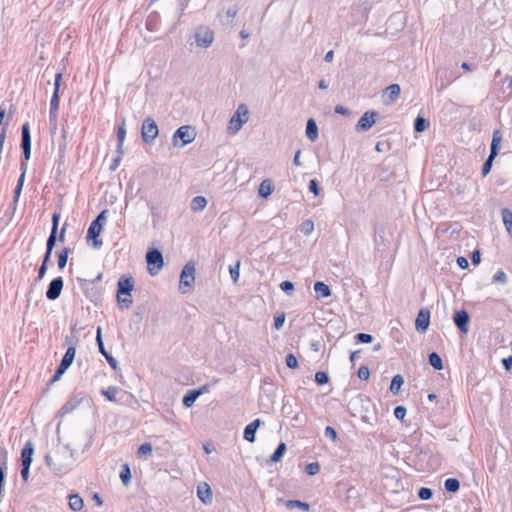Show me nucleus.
<instances>
[{"label": "nucleus", "instance_id": "20e7f679", "mask_svg": "<svg viewBox=\"0 0 512 512\" xmlns=\"http://www.w3.org/2000/svg\"><path fill=\"white\" fill-rule=\"evenodd\" d=\"M196 133L191 126L183 125L179 127L173 135L174 146L183 147L194 141Z\"/></svg>", "mask_w": 512, "mask_h": 512}, {"label": "nucleus", "instance_id": "a18cd8bd", "mask_svg": "<svg viewBox=\"0 0 512 512\" xmlns=\"http://www.w3.org/2000/svg\"><path fill=\"white\" fill-rule=\"evenodd\" d=\"M229 272L231 279L236 283L240 276V262H237L234 266H230Z\"/></svg>", "mask_w": 512, "mask_h": 512}, {"label": "nucleus", "instance_id": "6e6d98bb", "mask_svg": "<svg viewBox=\"0 0 512 512\" xmlns=\"http://www.w3.org/2000/svg\"><path fill=\"white\" fill-rule=\"evenodd\" d=\"M356 340L361 343H371L373 341V337L370 334L366 333H358L355 336Z\"/></svg>", "mask_w": 512, "mask_h": 512}, {"label": "nucleus", "instance_id": "8fccbe9b", "mask_svg": "<svg viewBox=\"0 0 512 512\" xmlns=\"http://www.w3.org/2000/svg\"><path fill=\"white\" fill-rule=\"evenodd\" d=\"M137 454L139 456L142 455H151L152 454V446L150 443H144L139 446Z\"/></svg>", "mask_w": 512, "mask_h": 512}, {"label": "nucleus", "instance_id": "79ce46f5", "mask_svg": "<svg viewBox=\"0 0 512 512\" xmlns=\"http://www.w3.org/2000/svg\"><path fill=\"white\" fill-rule=\"evenodd\" d=\"M300 230L302 233H304L306 236L310 235L314 231V223L312 220L307 219L302 222L300 226Z\"/></svg>", "mask_w": 512, "mask_h": 512}, {"label": "nucleus", "instance_id": "6e6552de", "mask_svg": "<svg viewBox=\"0 0 512 512\" xmlns=\"http://www.w3.org/2000/svg\"><path fill=\"white\" fill-rule=\"evenodd\" d=\"M378 113L375 111L365 112L356 124V130L359 132L368 131L376 122Z\"/></svg>", "mask_w": 512, "mask_h": 512}, {"label": "nucleus", "instance_id": "f03ea898", "mask_svg": "<svg viewBox=\"0 0 512 512\" xmlns=\"http://www.w3.org/2000/svg\"><path fill=\"white\" fill-rule=\"evenodd\" d=\"M249 120V110L245 104H240L228 124V132L236 134L241 130L243 125Z\"/></svg>", "mask_w": 512, "mask_h": 512}, {"label": "nucleus", "instance_id": "49530a36", "mask_svg": "<svg viewBox=\"0 0 512 512\" xmlns=\"http://www.w3.org/2000/svg\"><path fill=\"white\" fill-rule=\"evenodd\" d=\"M432 496H433V492L430 488L422 487L418 491V497L421 500H429L432 498Z\"/></svg>", "mask_w": 512, "mask_h": 512}, {"label": "nucleus", "instance_id": "5701e85b", "mask_svg": "<svg viewBox=\"0 0 512 512\" xmlns=\"http://www.w3.org/2000/svg\"><path fill=\"white\" fill-rule=\"evenodd\" d=\"M33 452H34V448H33L32 443H30V442L26 443L21 452L22 465H31Z\"/></svg>", "mask_w": 512, "mask_h": 512}, {"label": "nucleus", "instance_id": "de8ad7c7", "mask_svg": "<svg viewBox=\"0 0 512 512\" xmlns=\"http://www.w3.org/2000/svg\"><path fill=\"white\" fill-rule=\"evenodd\" d=\"M315 381L318 385H324L328 383L329 377L325 372L318 371L315 374Z\"/></svg>", "mask_w": 512, "mask_h": 512}, {"label": "nucleus", "instance_id": "72a5a7b5", "mask_svg": "<svg viewBox=\"0 0 512 512\" xmlns=\"http://www.w3.org/2000/svg\"><path fill=\"white\" fill-rule=\"evenodd\" d=\"M286 507L289 508V509H293V508H299L303 511H309L310 510V505L306 502H302L300 500H288L286 502Z\"/></svg>", "mask_w": 512, "mask_h": 512}, {"label": "nucleus", "instance_id": "f3484780", "mask_svg": "<svg viewBox=\"0 0 512 512\" xmlns=\"http://www.w3.org/2000/svg\"><path fill=\"white\" fill-rule=\"evenodd\" d=\"M260 419H255L250 424H248L244 429V439L248 442L253 443L256 439L255 434L258 427L261 425Z\"/></svg>", "mask_w": 512, "mask_h": 512}, {"label": "nucleus", "instance_id": "f257e3e1", "mask_svg": "<svg viewBox=\"0 0 512 512\" xmlns=\"http://www.w3.org/2000/svg\"><path fill=\"white\" fill-rule=\"evenodd\" d=\"M47 466L57 474H65L70 470L71 455L65 448L57 449L45 456Z\"/></svg>", "mask_w": 512, "mask_h": 512}, {"label": "nucleus", "instance_id": "1a4fd4ad", "mask_svg": "<svg viewBox=\"0 0 512 512\" xmlns=\"http://www.w3.org/2000/svg\"><path fill=\"white\" fill-rule=\"evenodd\" d=\"M63 286L64 281L62 277L54 278L48 286V289L46 291V297L49 300H56L60 296Z\"/></svg>", "mask_w": 512, "mask_h": 512}, {"label": "nucleus", "instance_id": "7ed1b4c3", "mask_svg": "<svg viewBox=\"0 0 512 512\" xmlns=\"http://www.w3.org/2000/svg\"><path fill=\"white\" fill-rule=\"evenodd\" d=\"M195 272V264L192 261L187 262L183 267L179 281V291L182 294L187 293L192 288L195 282Z\"/></svg>", "mask_w": 512, "mask_h": 512}, {"label": "nucleus", "instance_id": "4d7b16f0", "mask_svg": "<svg viewBox=\"0 0 512 512\" xmlns=\"http://www.w3.org/2000/svg\"><path fill=\"white\" fill-rule=\"evenodd\" d=\"M406 408L404 406H397L395 409H394V416L396 419L398 420H403L404 417L406 416Z\"/></svg>", "mask_w": 512, "mask_h": 512}, {"label": "nucleus", "instance_id": "412c9836", "mask_svg": "<svg viewBox=\"0 0 512 512\" xmlns=\"http://www.w3.org/2000/svg\"><path fill=\"white\" fill-rule=\"evenodd\" d=\"M197 496L204 503L209 504L212 502V491L207 483H203L197 487Z\"/></svg>", "mask_w": 512, "mask_h": 512}, {"label": "nucleus", "instance_id": "338daca9", "mask_svg": "<svg viewBox=\"0 0 512 512\" xmlns=\"http://www.w3.org/2000/svg\"><path fill=\"white\" fill-rule=\"evenodd\" d=\"M29 470H30V465H22V469H21V477L22 479L27 482L28 481V478H29Z\"/></svg>", "mask_w": 512, "mask_h": 512}, {"label": "nucleus", "instance_id": "c03bdc74", "mask_svg": "<svg viewBox=\"0 0 512 512\" xmlns=\"http://www.w3.org/2000/svg\"><path fill=\"white\" fill-rule=\"evenodd\" d=\"M305 471L308 475H316L320 471V464L318 462H312L306 465Z\"/></svg>", "mask_w": 512, "mask_h": 512}, {"label": "nucleus", "instance_id": "a211bd4d", "mask_svg": "<svg viewBox=\"0 0 512 512\" xmlns=\"http://www.w3.org/2000/svg\"><path fill=\"white\" fill-rule=\"evenodd\" d=\"M58 108H59V93H57V91H54L51 101H50V111H49L50 122L54 123V126L52 129H56V119H57Z\"/></svg>", "mask_w": 512, "mask_h": 512}, {"label": "nucleus", "instance_id": "2f4dec72", "mask_svg": "<svg viewBox=\"0 0 512 512\" xmlns=\"http://www.w3.org/2000/svg\"><path fill=\"white\" fill-rule=\"evenodd\" d=\"M502 220L507 232L512 235V211L507 208L503 209Z\"/></svg>", "mask_w": 512, "mask_h": 512}, {"label": "nucleus", "instance_id": "aec40b11", "mask_svg": "<svg viewBox=\"0 0 512 512\" xmlns=\"http://www.w3.org/2000/svg\"><path fill=\"white\" fill-rule=\"evenodd\" d=\"M205 391L206 386H203L202 388L197 390L188 391V393L183 397V405L187 408L191 407L198 399V397L202 395Z\"/></svg>", "mask_w": 512, "mask_h": 512}, {"label": "nucleus", "instance_id": "4be33fe9", "mask_svg": "<svg viewBox=\"0 0 512 512\" xmlns=\"http://www.w3.org/2000/svg\"><path fill=\"white\" fill-rule=\"evenodd\" d=\"M274 186L270 179H264L258 188V194L262 198L269 197L273 192Z\"/></svg>", "mask_w": 512, "mask_h": 512}, {"label": "nucleus", "instance_id": "39448f33", "mask_svg": "<svg viewBox=\"0 0 512 512\" xmlns=\"http://www.w3.org/2000/svg\"><path fill=\"white\" fill-rule=\"evenodd\" d=\"M146 262L149 274L155 276L164 265L163 255L158 249H151L146 254Z\"/></svg>", "mask_w": 512, "mask_h": 512}, {"label": "nucleus", "instance_id": "052dcab7", "mask_svg": "<svg viewBox=\"0 0 512 512\" xmlns=\"http://www.w3.org/2000/svg\"><path fill=\"white\" fill-rule=\"evenodd\" d=\"M284 321H285V316L284 314H281V315H278V316H275L274 317V327L279 330L283 327V324H284Z\"/></svg>", "mask_w": 512, "mask_h": 512}, {"label": "nucleus", "instance_id": "9b49d317", "mask_svg": "<svg viewBox=\"0 0 512 512\" xmlns=\"http://www.w3.org/2000/svg\"><path fill=\"white\" fill-rule=\"evenodd\" d=\"M213 32L209 29H200L195 34V40L200 47H209L213 42Z\"/></svg>", "mask_w": 512, "mask_h": 512}, {"label": "nucleus", "instance_id": "a19ab883", "mask_svg": "<svg viewBox=\"0 0 512 512\" xmlns=\"http://www.w3.org/2000/svg\"><path fill=\"white\" fill-rule=\"evenodd\" d=\"M497 155H492V153L489 154L488 158L486 159V161L484 162L483 164V167H482V176L485 177L486 175L489 174V172L491 171V168H492V164H493V160L495 159Z\"/></svg>", "mask_w": 512, "mask_h": 512}, {"label": "nucleus", "instance_id": "864d4df0", "mask_svg": "<svg viewBox=\"0 0 512 512\" xmlns=\"http://www.w3.org/2000/svg\"><path fill=\"white\" fill-rule=\"evenodd\" d=\"M280 288L286 294L291 295L293 290H294V284L292 282H290V281H283L280 284Z\"/></svg>", "mask_w": 512, "mask_h": 512}, {"label": "nucleus", "instance_id": "2eb2a0df", "mask_svg": "<svg viewBox=\"0 0 512 512\" xmlns=\"http://www.w3.org/2000/svg\"><path fill=\"white\" fill-rule=\"evenodd\" d=\"M453 320L462 333L468 332L469 315L465 310L457 311L454 314Z\"/></svg>", "mask_w": 512, "mask_h": 512}, {"label": "nucleus", "instance_id": "3c124183", "mask_svg": "<svg viewBox=\"0 0 512 512\" xmlns=\"http://www.w3.org/2000/svg\"><path fill=\"white\" fill-rule=\"evenodd\" d=\"M125 137H126V128H125V120H123L122 124L118 127V130H117L118 142L124 143Z\"/></svg>", "mask_w": 512, "mask_h": 512}, {"label": "nucleus", "instance_id": "cd10ccee", "mask_svg": "<svg viewBox=\"0 0 512 512\" xmlns=\"http://www.w3.org/2000/svg\"><path fill=\"white\" fill-rule=\"evenodd\" d=\"M400 86L398 84H391L384 90V95L387 96L389 102L396 100L400 94Z\"/></svg>", "mask_w": 512, "mask_h": 512}, {"label": "nucleus", "instance_id": "bf43d9fd", "mask_svg": "<svg viewBox=\"0 0 512 512\" xmlns=\"http://www.w3.org/2000/svg\"><path fill=\"white\" fill-rule=\"evenodd\" d=\"M107 214H108V210H103V211L100 212V214L93 221L100 223L101 224V228H103V226L105 225V223L107 221Z\"/></svg>", "mask_w": 512, "mask_h": 512}, {"label": "nucleus", "instance_id": "0eeeda50", "mask_svg": "<svg viewBox=\"0 0 512 512\" xmlns=\"http://www.w3.org/2000/svg\"><path fill=\"white\" fill-rule=\"evenodd\" d=\"M59 218H60L59 214H57V213L53 214L52 229H51V233H50V235L47 239V243H46V253H45L46 260H50L52 250L56 244Z\"/></svg>", "mask_w": 512, "mask_h": 512}, {"label": "nucleus", "instance_id": "bb28decb", "mask_svg": "<svg viewBox=\"0 0 512 512\" xmlns=\"http://www.w3.org/2000/svg\"><path fill=\"white\" fill-rule=\"evenodd\" d=\"M306 136L309 140L315 141L318 138V127L313 119H309L306 125Z\"/></svg>", "mask_w": 512, "mask_h": 512}, {"label": "nucleus", "instance_id": "0e129e2a", "mask_svg": "<svg viewBox=\"0 0 512 512\" xmlns=\"http://www.w3.org/2000/svg\"><path fill=\"white\" fill-rule=\"evenodd\" d=\"M309 190L314 195H318L319 194V186H318L317 180H315V179L310 180V182H309Z\"/></svg>", "mask_w": 512, "mask_h": 512}, {"label": "nucleus", "instance_id": "b1692460", "mask_svg": "<svg viewBox=\"0 0 512 512\" xmlns=\"http://www.w3.org/2000/svg\"><path fill=\"white\" fill-rule=\"evenodd\" d=\"M81 400L78 399V398H72V399H69L62 407L61 409L59 410V414L61 416L63 415H66L70 412H72L74 409H76L79 404H80Z\"/></svg>", "mask_w": 512, "mask_h": 512}, {"label": "nucleus", "instance_id": "e2e57ef3", "mask_svg": "<svg viewBox=\"0 0 512 512\" xmlns=\"http://www.w3.org/2000/svg\"><path fill=\"white\" fill-rule=\"evenodd\" d=\"M324 434L326 437L332 439L333 441H335L337 439V433L334 430V428H332L331 426H327L325 428Z\"/></svg>", "mask_w": 512, "mask_h": 512}, {"label": "nucleus", "instance_id": "6ab92c4d", "mask_svg": "<svg viewBox=\"0 0 512 512\" xmlns=\"http://www.w3.org/2000/svg\"><path fill=\"white\" fill-rule=\"evenodd\" d=\"M75 354H76L75 346H73V345L69 346L58 367L61 368V370L63 369V370L67 371L68 368L72 365V363L74 361Z\"/></svg>", "mask_w": 512, "mask_h": 512}, {"label": "nucleus", "instance_id": "f704fd0d", "mask_svg": "<svg viewBox=\"0 0 512 512\" xmlns=\"http://www.w3.org/2000/svg\"><path fill=\"white\" fill-rule=\"evenodd\" d=\"M286 451V444L284 442H281L274 453L270 457L271 462H278L283 457L284 453Z\"/></svg>", "mask_w": 512, "mask_h": 512}, {"label": "nucleus", "instance_id": "09e8293b", "mask_svg": "<svg viewBox=\"0 0 512 512\" xmlns=\"http://www.w3.org/2000/svg\"><path fill=\"white\" fill-rule=\"evenodd\" d=\"M494 283L505 284L507 282V275L503 270H498L493 276Z\"/></svg>", "mask_w": 512, "mask_h": 512}, {"label": "nucleus", "instance_id": "9d476101", "mask_svg": "<svg viewBox=\"0 0 512 512\" xmlns=\"http://www.w3.org/2000/svg\"><path fill=\"white\" fill-rule=\"evenodd\" d=\"M102 231L101 224L98 222L92 221L87 231V240H93V246L95 248H100L102 246V240L98 237Z\"/></svg>", "mask_w": 512, "mask_h": 512}, {"label": "nucleus", "instance_id": "c756f323", "mask_svg": "<svg viewBox=\"0 0 512 512\" xmlns=\"http://www.w3.org/2000/svg\"><path fill=\"white\" fill-rule=\"evenodd\" d=\"M404 383V379L401 375H395L392 378L389 390L392 394L397 395L400 392V389Z\"/></svg>", "mask_w": 512, "mask_h": 512}, {"label": "nucleus", "instance_id": "4c0bfd02", "mask_svg": "<svg viewBox=\"0 0 512 512\" xmlns=\"http://www.w3.org/2000/svg\"><path fill=\"white\" fill-rule=\"evenodd\" d=\"M120 478H121L122 483L125 486H127L130 483L131 471H130V468H129L128 464H124L122 466V470L120 472Z\"/></svg>", "mask_w": 512, "mask_h": 512}, {"label": "nucleus", "instance_id": "58836bf2", "mask_svg": "<svg viewBox=\"0 0 512 512\" xmlns=\"http://www.w3.org/2000/svg\"><path fill=\"white\" fill-rule=\"evenodd\" d=\"M500 141H501L500 132L495 131L493 133V138H492L491 147H490V153H492V155H497L498 145H499Z\"/></svg>", "mask_w": 512, "mask_h": 512}, {"label": "nucleus", "instance_id": "603ef678", "mask_svg": "<svg viewBox=\"0 0 512 512\" xmlns=\"http://www.w3.org/2000/svg\"><path fill=\"white\" fill-rule=\"evenodd\" d=\"M286 365L291 369H296L298 367V360L292 353L286 356Z\"/></svg>", "mask_w": 512, "mask_h": 512}, {"label": "nucleus", "instance_id": "5fc2aeb1", "mask_svg": "<svg viewBox=\"0 0 512 512\" xmlns=\"http://www.w3.org/2000/svg\"><path fill=\"white\" fill-rule=\"evenodd\" d=\"M358 377L359 379L361 380H368L369 377H370V371H369V368L367 366H361L358 370Z\"/></svg>", "mask_w": 512, "mask_h": 512}, {"label": "nucleus", "instance_id": "7c9ffc66", "mask_svg": "<svg viewBox=\"0 0 512 512\" xmlns=\"http://www.w3.org/2000/svg\"><path fill=\"white\" fill-rule=\"evenodd\" d=\"M83 505V499L78 494H73L69 497V506L73 511H80Z\"/></svg>", "mask_w": 512, "mask_h": 512}, {"label": "nucleus", "instance_id": "393cba45", "mask_svg": "<svg viewBox=\"0 0 512 512\" xmlns=\"http://www.w3.org/2000/svg\"><path fill=\"white\" fill-rule=\"evenodd\" d=\"M314 290L318 298H327L331 295L329 286L321 281H318L314 284Z\"/></svg>", "mask_w": 512, "mask_h": 512}, {"label": "nucleus", "instance_id": "f8f14e48", "mask_svg": "<svg viewBox=\"0 0 512 512\" xmlns=\"http://www.w3.org/2000/svg\"><path fill=\"white\" fill-rule=\"evenodd\" d=\"M21 147L23 149L25 159L28 160L31 153V137L27 123L22 126Z\"/></svg>", "mask_w": 512, "mask_h": 512}, {"label": "nucleus", "instance_id": "423d86ee", "mask_svg": "<svg viewBox=\"0 0 512 512\" xmlns=\"http://www.w3.org/2000/svg\"><path fill=\"white\" fill-rule=\"evenodd\" d=\"M159 130L154 119L147 117L143 120L141 127V136L146 144H153L158 136Z\"/></svg>", "mask_w": 512, "mask_h": 512}, {"label": "nucleus", "instance_id": "ddd939ff", "mask_svg": "<svg viewBox=\"0 0 512 512\" xmlns=\"http://www.w3.org/2000/svg\"><path fill=\"white\" fill-rule=\"evenodd\" d=\"M430 323V312L426 309H421L415 321V327L418 332H425Z\"/></svg>", "mask_w": 512, "mask_h": 512}, {"label": "nucleus", "instance_id": "774afa93", "mask_svg": "<svg viewBox=\"0 0 512 512\" xmlns=\"http://www.w3.org/2000/svg\"><path fill=\"white\" fill-rule=\"evenodd\" d=\"M457 264L462 269H466L469 265L468 260L462 256L457 258Z\"/></svg>", "mask_w": 512, "mask_h": 512}, {"label": "nucleus", "instance_id": "4468645a", "mask_svg": "<svg viewBox=\"0 0 512 512\" xmlns=\"http://www.w3.org/2000/svg\"><path fill=\"white\" fill-rule=\"evenodd\" d=\"M96 342L98 344L100 353L105 357V359L107 360L109 365L115 370L117 368L118 363H117L116 359L111 354L108 353V350L105 349L103 341H102V337H101V328L100 327H98V329H97Z\"/></svg>", "mask_w": 512, "mask_h": 512}, {"label": "nucleus", "instance_id": "c85d7f7f", "mask_svg": "<svg viewBox=\"0 0 512 512\" xmlns=\"http://www.w3.org/2000/svg\"><path fill=\"white\" fill-rule=\"evenodd\" d=\"M117 302L120 309H129L133 303L131 294H117Z\"/></svg>", "mask_w": 512, "mask_h": 512}, {"label": "nucleus", "instance_id": "13d9d810", "mask_svg": "<svg viewBox=\"0 0 512 512\" xmlns=\"http://www.w3.org/2000/svg\"><path fill=\"white\" fill-rule=\"evenodd\" d=\"M24 178H25V172H23L19 179H18V183H17V186L14 190V194H15V198L17 199L21 193V190H22V187H23V182H24Z\"/></svg>", "mask_w": 512, "mask_h": 512}, {"label": "nucleus", "instance_id": "680f3d73", "mask_svg": "<svg viewBox=\"0 0 512 512\" xmlns=\"http://www.w3.org/2000/svg\"><path fill=\"white\" fill-rule=\"evenodd\" d=\"M48 261L49 260H46V256H44L43 262L38 271V279H42L46 274Z\"/></svg>", "mask_w": 512, "mask_h": 512}, {"label": "nucleus", "instance_id": "ea45409f", "mask_svg": "<svg viewBox=\"0 0 512 512\" xmlns=\"http://www.w3.org/2000/svg\"><path fill=\"white\" fill-rule=\"evenodd\" d=\"M69 252H70V249L65 247L58 254V267H59V269H63L66 266Z\"/></svg>", "mask_w": 512, "mask_h": 512}, {"label": "nucleus", "instance_id": "69168bd1", "mask_svg": "<svg viewBox=\"0 0 512 512\" xmlns=\"http://www.w3.org/2000/svg\"><path fill=\"white\" fill-rule=\"evenodd\" d=\"M61 80H62V73L58 72L55 75V79H54V91H57V93H59V89H60V85H61Z\"/></svg>", "mask_w": 512, "mask_h": 512}, {"label": "nucleus", "instance_id": "dca6fc26", "mask_svg": "<svg viewBox=\"0 0 512 512\" xmlns=\"http://www.w3.org/2000/svg\"><path fill=\"white\" fill-rule=\"evenodd\" d=\"M134 284L133 277H121L117 283V294H131Z\"/></svg>", "mask_w": 512, "mask_h": 512}, {"label": "nucleus", "instance_id": "37998d69", "mask_svg": "<svg viewBox=\"0 0 512 512\" xmlns=\"http://www.w3.org/2000/svg\"><path fill=\"white\" fill-rule=\"evenodd\" d=\"M118 392V388L114 386H110L107 389H102L101 393L109 400V401H115L116 400V394Z\"/></svg>", "mask_w": 512, "mask_h": 512}, {"label": "nucleus", "instance_id": "473e14b6", "mask_svg": "<svg viewBox=\"0 0 512 512\" xmlns=\"http://www.w3.org/2000/svg\"><path fill=\"white\" fill-rule=\"evenodd\" d=\"M429 364L436 370L443 369V363L441 357L436 353L432 352L428 356Z\"/></svg>", "mask_w": 512, "mask_h": 512}, {"label": "nucleus", "instance_id": "e433bc0d", "mask_svg": "<svg viewBox=\"0 0 512 512\" xmlns=\"http://www.w3.org/2000/svg\"><path fill=\"white\" fill-rule=\"evenodd\" d=\"M429 126L428 121L422 116H417L414 122V130L416 132H423Z\"/></svg>", "mask_w": 512, "mask_h": 512}, {"label": "nucleus", "instance_id": "c9c22d12", "mask_svg": "<svg viewBox=\"0 0 512 512\" xmlns=\"http://www.w3.org/2000/svg\"><path fill=\"white\" fill-rule=\"evenodd\" d=\"M444 487H445L446 491L455 493L459 490L460 483L455 478H448L445 480Z\"/></svg>", "mask_w": 512, "mask_h": 512}, {"label": "nucleus", "instance_id": "a878e982", "mask_svg": "<svg viewBox=\"0 0 512 512\" xmlns=\"http://www.w3.org/2000/svg\"><path fill=\"white\" fill-rule=\"evenodd\" d=\"M207 200L203 196H196L191 200L190 208L193 212H200L205 209Z\"/></svg>", "mask_w": 512, "mask_h": 512}]
</instances>
